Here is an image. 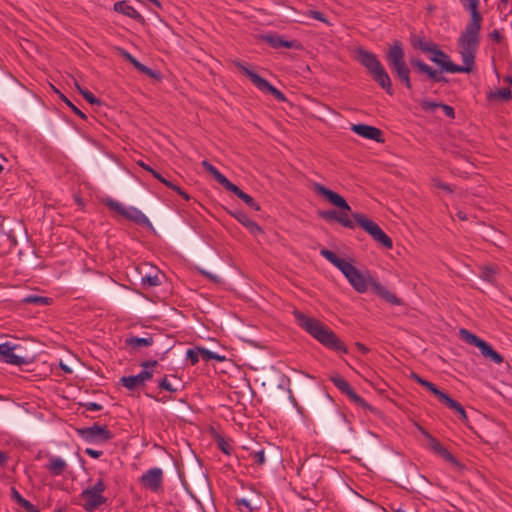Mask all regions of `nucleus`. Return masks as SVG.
<instances>
[{
  "label": "nucleus",
  "instance_id": "nucleus-7",
  "mask_svg": "<svg viewBox=\"0 0 512 512\" xmlns=\"http://www.w3.org/2000/svg\"><path fill=\"white\" fill-rule=\"evenodd\" d=\"M479 35L480 33L478 32L465 29L458 39L459 53L465 64L463 67L469 68L466 73H470L474 69L475 57L479 46Z\"/></svg>",
  "mask_w": 512,
  "mask_h": 512
},
{
  "label": "nucleus",
  "instance_id": "nucleus-35",
  "mask_svg": "<svg viewBox=\"0 0 512 512\" xmlns=\"http://www.w3.org/2000/svg\"><path fill=\"white\" fill-rule=\"evenodd\" d=\"M488 99H501L504 101H509L512 99V92L509 88H502L497 91H490L488 94Z\"/></svg>",
  "mask_w": 512,
  "mask_h": 512
},
{
  "label": "nucleus",
  "instance_id": "nucleus-60",
  "mask_svg": "<svg viewBox=\"0 0 512 512\" xmlns=\"http://www.w3.org/2000/svg\"><path fill=\"white\" fill-rule=\"evenodd\" d=\"M490 38L497 42V43H500L502 41V36L500 34V32L498 30H493L490 34H489Z\"/></svg>",
  "mask_w": 512,
  "mask_h": 512
},
{
  "label": "nucleus",
  "instance_id": "nucleus-64",
  "mask_svg": "<svg viewBox=\"0 0 512 512\" xmlns=\"http://www.w3.org/2000/svg\"><path fill=\"white\" fill-rule=\"evenodd\" d=\"M152 175L154 178H156L158 181H160L162 184H164L166 186V183H168V179H166L165 177H163L159 172H157L156 170L155 171H152Z\"/></svg>",
  "mask_w": 512,
  "mask_h": 512
},
{
  "label": "nucleus",
  "instance_id": "nucleus-47",
  "mask_svg": "<svg viewBox=\"0 0 512 512\" xmlns=\"http://www.w3.org/2000/svg\"><path fill=\"white\" fill-rule=\"evenodd\" d=\"M250 457L253 459L254 463L258 465H263L265 463V452L263 449L251 452Z\"/></svg>",
  "mask_w": 512,
  "mask_h": 512
},
{
  "label": "nucleus",
  "instance_id": "nucleus-36",
  "mask_svg": "<svg viewBox=\"0 0 512 512\" xmlns=\"http://www.w3.org/2000/svg\"><path fill=\"white\" fill-rule=\"evenodd\" d=\"M333 265L343 273L346 279L356 269L354 265H352L351 263L347 262L342 258H339Z\"/></svg>",
  "mask_w": 512,
  "mask_h": 512
},
{
  "label": "nucleus",
  "instance_id": "nucleus-15",
  "mask_svg": "<svg viewBox=\"0 0 512 512\" xmlns=\"http://www.w3.org/2000/svg\"><path fill=\"white\" fill-rule=\"evenodd\" d=\"M163 482V471L160 468H151L140 478V483L153 492H157Z\"/></svg>",
  "mask_w": 512,
  "mask_h": 512
},
{
  "label": "nucleus",
  "instance_id": "nucleus-23",
  "mask_svg": "<svg viewBox=\"0 0 512 512\" xmlns=\"http://www.w3.org/2000/svg\"><path fill=\"white\" fill-rule=\"evenodd\" d=\"M420 106L426 112H433L436 108H441L447 117L455 118L454 108L447 104L424 100L420 103Z\"/></svg>",
  "mask_w": 512,
  "mask_h": 512
},
{
  "label": "nucleus",
  "instance_id": "nucleus-46",
  "mask_svg": "<svg viewBox=\"0 0 512 512\" xmlns=\"http://www.w3.org/2000/svg\"><path fill=\"white\" fill-rule=\"evenodd\" d=\"M60 99L65 102L75 114L80 116L82 119H86V115L81 110H79L64 94L60 93Z\"/></svg>",
  "mask_w": 512,
  "mask_h": 512
},
{
  "label": "nucleus",
  "instance_id": "nucleus-61",
  "mask_svg": "<svg viewBox=\"0 0 512 512\" xmlns=\"http://www.w3.org/2000/svg\"><path fill=\"white\" fill-rule=\"evenodd\" d=\"M311 16L319 21L327 22L324 14L320 11H311Z\"/></svg>",
  "mask_w": 512,
  "mask_h": 512
},
{
  "label": "nucleus",
  "instance_id": "nucleus-54",
  "mask_svg": "<svg viewBox=\"0 0 512 512\" xmlns=\"http://www.w3.org/2000/svg\"><path fill=\"white\" fill-rule=\"evenodd\" d=\"M121 55L127 60L129 61L134 67H135V64L139 63V61L133 57L129 52H127L126 50L124 49H121Z\"/></svg>",
  "mask_w": 512,
  "mask_h": 512
},
{
  "label": "nucleus",
  "instance_id": "nucleus-51",
  "mask_svg": "<svg viewBox=\"0 0 512 512\" xmlns=\"http://www.w3.org/2000/svg\"><path fill=\"white\" fill-rule=\"evenodd\" d=\"M159 388L169 391V392H175L177 389L173 388L172 385L167 380V376H164L158 383Z\"/></svg>",
  "mask_w": 512,
  "mask_h": 512
},
{
  "label": "nucleus",
  "instance_id": "nucleus-40",
  "mask_svg": "<svg viewBox=\"0 0 512 512\" xmlns=\"http://www.w3.org/2000/svg\"><path fill=\"white\" fill-rule=\"evenodd\" d=\"M75 86L79 93L84 97V99L90 104H100V100L97 99L92 92L89 90L82 88L77 82H75Z\"/></svg>",
  "mask_w": 512,
  "mask_h": 512
},
{
  "label": "nucleus",
  "instance_id": "nucleus-4",
  "mask_svg": "<svg viewBox=\"0 0 512 512\" xmlns=\"http://www.w3.org/2000/svg\"><path fill=\"white\" fill-rule=\"evenodd\" d=\"M355 59L367 70L372 79L389 95H393L392 81L377 55L362 47L355 51Z\"/></svg>",
  "mask_w": 512,
  "mask_h": 512
},
{
  "label": "nucleus",
  "instance_id": "nucleus-29",
  "mask_svg": "<svg viewBox=\"0 0 512 512\" xmlns=\"http://www.w3.org/2000/svg\"><path fill=\"white\" fill-rule=\"evenodd\" d=\"M67 467L66 462L59 457L50 458V463L48 465V470L54 476L62 475L65 468Z\"/></svg>",
  "mask_w": 512,
  "mask_h": 512
},
{
  "label": "nucleus",
  "instance_id": "nucleus-42",
  "mask_svg": "<svg viewBox=\"0 0 512 512\" xmlns=\"http://www.w3.org/2000/svg\"><path fill=\"white\" fill-rule=\"evenodd\" d=\"M170 409L178 414L187 415L191 406L184 400H180L178 404H173L170 406Z\"/></svg>",
  "mask_w": 512,
  "mask_h": 512
},
{
  "label": "nucleus",
  "instance_id": "nucleus-62",
  "mask_svg": "<svg viewBox=\"0 0 512 512\" xmlns=\"http://www.w3.org/2000/svg\"><path fill=\"white\" fill-rule=\"evenodd\" d=\"M147 72H145L144 74L149 76L150 78H153V79H160L161 76H160V73L155 71V70H152L148 67V69L146 70Z\"/></svg>",
  "mask_w": 512,
  "mask_h": 512
},
{
  "label": "nucleus",
  "instance_id": "nucleus-28",
  "mask_svg": "<svg viewBox=\"0 0 512 512\" xmlns=\"http://www.w3.org/2000/svg\"><path fill=\"white\" fill-rule=\"evenodd\" d=\"M153 344V338L152 337H137V336H131L129 338L125 339V345L127 347H130L131 349H137L139 347H148Z\"/></svg>",
  "mask_w": 512,
  "mask_h": 512
},
{
  "label": "nucleus",
  "instance_id": "nucleus-26",
  "mask_svg": "<svg viewBox=\"0 0 512 512\" xmlns=\"http://www.w3.org/2000/svg\"><path fill=\"white\" fill-rule=\"evenodd\" d=\"M483 357L490 359L492 362L496 364H501L504 361L502 355H500L497 351H495L492 346L483 341L482 344L478 347Z\"/></svg>",
  "mask_w": 512,
  "mask_h": 512
},
{
  "label": "nucleus",
  "instance_id": "nucleus-6",
  "mask_svg": "<svg viewBox=\"0 0 512 512\" xmlns=\"http://www.w3.org/2000/svg\"><path fill=\"white\" fill-rule=\"evenodd\" d=\"M348 282L358 293H365L369 286L373 292L393 305H402L403 301L395 294L387 290L380 282L375 280L370 274L364 275L357 268L347 278Z\"/></svg>",
  "mask_w": 512,
  "mask_h": 512
},
{
  "label": "nucleus",
  "instance_id": "nucleus-27",
  "mask_svg": "<svg viewBox=\"0 0 512 512\" xmlns=\"http://www.w3.org/2000/svg\"><path fill=\"white\" fill-rule=\"evenodd\" d=\"M466 9L470 12L471 21L467 24L465 29L480 33L482 15L478 11V6Z\"/></svg>",
  "mask_w": 512,
  "mask_h": 512
},
{
  "label": "nucleus",
  "instance_id": "nucleus-1",
  "mask_svg": "<svg viewBox=\"0 0 512 512\" xmlns=\"http://www.w3.org/2000/svg\"><path fill=\"white\" fill-rule=\"evenodd\" d=\"M312 189L315 193L324 197L328 202L340 209V211H318V216L320 218L326 221H336L345 228L349 229H353L355 224H357L383 247L387 249L392 248V239L380 228L376 222L367 218L366 215L363 213H353L352 217L354 221L349 218L348 212L351 211V207L340 194L328 189L320 183H314Z\"/></svg>",
  "mask_w": 512,
  "mask_h": 512
},
{
  "label": "nucleus",
  "instance_id": "nucleus-50",
  "mask_svg": "<svg viewBox=\"0 0 512 512\" xmlns=\"http://www.w3.org/2000/svg\"><path fill=\"white\" fill-rule=\"evenodd\" d=\"M235 503L239 507L240 506L245 507L246 510L243 511L242 509H240L241 512H253V510H254V507H252L251 503L245 498L236 499Z\"/></svg>",
  "mask_w": 512,
  "mask_h": 512
},
{
  "label": "nucleus",
  "instance_id": "nucleus-44",
  "mask_svg": "<svg viewBox=\"0 0 512 512\" xmlns=\"http://www.w3.org/2000/svg\"><path fill=\"white\" fill-rule=\"evenodd\" d=\"M425 43H426V41L421 37H415L411 40V45L413 48L419 49L420 51H422L424 53H428V52H430L431 49L429 47H424Z\"/></svg>",
  "mask_w": 512,
  "mask_h": 512
},
{
  "label": "nucleus",
  "instance_id": "nucleus-34",
  "mask_svg": "<svg viewBox=\"0 0 512 512\" xmlns=\"http://www.w3.org/2000/svg\"><path fill=\"white\" fill-rule=\"evenodd\" d=\"M436 397L438 398L440 403L444 404L449 409H451L453 411H454V409H459V402L452 399L447 393L440 390L437 393Z\"/></svg>",
  "mask_w": 512,
  "mask_h": 512
},
{
  "label": "nucleus",
  "instance_id": "nucleus-58",
  "mask_svg": "<svg viewBox=\"0 0 512 512\" xmlns=\"http://www.w3.org/2000/svg\"><path fill=\"white\" fill-rule=\"evenodd\" d=\"M464 8H472L479 5V0H462Z\"/></svg>",
  "mask_w": 512,
  "mask_h": 512
},
{
  "label": "nucleus",
  "instance_id": "nucleus-49",
  "mask_svg": "<svg viewBox=\"0 0 512 512\" xmlns=\"http://www.w3.org/2000/svg\"><path fill=\"white\" fill-rule=\"evenodd\" d=\"M186 356H187V360H189L192 365H195L199 361V356H200L199 348L188 349Z\"/></svg>",
  "mask_w": 512,
  "mask_h": 512
},
{
  "label": "nucleus",
  "instance_id": "nucleus-38",
  "mask_svg": "<svg viewBox=\"0 0 512 512\" xmlns=\"http://www.w3.org/2000/svg\"><path fill=\"white\" fill-rule=\"evenodd\" d=\"M330 380L342 393L351 386L349 382L339 374L330 376Z\"/></svg>",
  "mask_w": 512,
  "mask_h": 512
},
{
  "label": "nucleus",
  "instance_id": "nucleus-17",
  "mask_svg": "<svg viewBox=\"0 0 512 512\" xmlns=\"http://www.w3.org/2000/svg\"><path fill=\"white\" fill-rule=\"evenodd\" d=\"M19 347L18 345H13L10 342H5L0 344V357L1 360L12 365L21 366L26 364L27 361L14 353V350Z\"/></svg>",
  "mask_w": 512,
  "mask_h": 512
},
{
  "label": "nucleus",
  "instance_id": "nucleus-59",
  "mask_svg": "<svg viewBox=\"0 0 512 512\" xmlns=\"http://www.w3.org/2000/svg\"><path fill=\"white\" fill-rule=\"evenodd\" d=\"M454 411L459 414L461 420H463V421H467L468 420L466 411H465L464 407L460 403H459V409H454Z\"/></svg>",
  "mask_w": 512,
  "mask_h": 512
},
{
  "label": "nucleus",
  "instance_id": "nucleus-11",
  "mask_svg": "<svg viewBox=\"0 0 512 512\" xmlns=\"http://www.w3.org/2000/svg\"><path fill=\"white\" fill-rule=\"evenodd\" d=\"M429 53L432 54L430 60L440 67L441 72L462 73L467 72L469 69L468 67H462L453 63L450 57L439 47L435 51L430 50Z\"/></svg>",
  "mask_w": 512,
  "mask_h": 512
},
{
  "label": "nucleus",
  "instance_id": "nucleus-16",
  "mask_svg": "<svg viewBox=\"0 0 512 512\" xmlns=\"http://www.w3.org/2000/svg\"><path fill=\"white\" fill-rule=\"evenodd\" d=\"M152 370H142L139 374L133 376H123L120 378V383L128 390H134L139 386H144L145 382L152 379Z\"/></svg>",
  "mask_w": 512,
  "mask_h": 512
},
{
  "label": "nucleus",
  "instance_id": "nucleus-14",
  "mask_svg": "<svg viewBox=\"0 0 512 512\" xmlns=\"http://www.w3.org/2000/svg\"><path fill=\"white\" fill-rule=\"evenodd\" d=\"M423 434L427 438V446L430 450L454 466L461 465L456 457L452 455L435 437H433L427 431H423Z\"/></svg>",
  "mask_w": 512,
  "mask_h": 512
},
{
  "label": "nucleus",
  "instance_id": "nucleus-19",
  "mask_svg": "<svg viewBox=\"0 0 512 512\" xmlns=\"http://www.w3.org/2000/svg\"><path fill=\"white\" fill-rule=\"evenodd\" d=\"M261 39L265 43H267L269 46H271L272 48L284 47L287 49H291V48H298L300 46L299 43L295 40H292V41L285 40V39H283L282 36H280L278 34H273V33L262 35Z\"/></svg>",
  "mask_w": 512,
  "mask_h": 512
},
{
  "label": "nucleus",
  "instance_id": "nucleus-37",
  "mask_svg": "<svg viewBox=\"0 0 512 512\" xmlns=\"http://www.w3.org/2000/svg\"><path fill=\"white\" fill-rule=\"evenodd\" d=\"M497 274L496 266H485L481 268V278L487 282L493 283Z\"/></svg>",
  "mask_w": 512,
  "mask_h": 512
},
{
  "label": "nucleus",
  "instance_id": "nucleus-24",
  "mask_svg": "<svg viewBox=\"0 0 512 512\" xmlns=\"http://www.w3.org/2000/svg\"><path fill=\"white\" fill-rule=\"evenodd\" d=\"M231 215L248 228L251 233L256 234L262 232L261 227L255 221L251 220L245 212L235 211L231 212Z\"/></svg>",
  "mask_w": 512,
  "mask_h": 512
},
{
  "label": "nucleus",
  "instance_id": "nucleus-21",
  "mask_svg": "<svg viewBox=\"0 0 512 512\" xmlns=\"http://www.w3.org/2000/svg\"><path fill=\"white\" fill-rule=\"evenodd\" d=\"M343 394H345L353 403L364 410L370 411L373 415L381 417L382 413L379 409L368 404L362 397H360L350 386Z\"/></svg>",
  "mask_w": 512,
  "mask_h": 512
},
{
  "label": "nucleus",
  "instance_id": "nucleus-53",
  "mask_svg": "<svg viewBox=\"0 0 512 512\" xmlns=\"http://www.w3.org/2000/svg\"><path fill=\"white\" fill-rule=\"evenodd\" d=\"M80 405L85 407L86 410H89V411H100L103 408L102 405L95 403V402H86V403H81Z\"/></svg>",
  "mask_w": 512,
  "mask_h": 512
},
{
  "label": "nucleus",
  "instance_id": "nucleus-20",
  "mask_svg": "<svg viewBox=\"0 0 512 512\" xmlns=\"http://www.w3.org/2000/svg\"><path fill=\"white\" fill-rule=\"evenodd\" d=\"M114 10L118 13L130 17L131 19H134L140 24L145 23L144 17L133 6L129 5L127 1L116 2L114 4Z\"/></svg>",
  "mask_w": 512,
  "mask_h": 512
},
{
  "label": "nucleus",
  "instance_id": "nucleus-25",
  "mask_svg": "<svg viewBox=\"0 0 512 512\" xmlns=\"http://www.w3.org/2000/svg\"><path fill=\"white\" fill-rule=\"evenodd\" d=\"M229 192L235 194L238 198H240L248 207L255 211L260 210V205L247 193L242 191L237 185L233 184L229 189Z\"/></svg>",
  "mask_w": 512,
  "mask_h": 512
},
{
  "label": "nucleus",
  "instance_id": "nucleus-56",
  "mask_svg": "<svg viewBox=\"0 0 512 512\" xmlns=\"http://www.w3.org/2000/svg\"><path fill=\"white\" fill-rule=\"evenodd\" d=\"M200 273L202 275H204L206 278H208L210 281L214 282V283H220L221 282V279L219 276L217 275H214V274H211L205 270H200Z\"/></svg>",
  "mask_w": 512,
  "mask_h": 512
},
{
  "label": "nucleus",
  "instance_id": "nucleus-18",
  "mask_svg": "<svg viewBox=\"0 0 512 512\" xmlns=\"http://www.w3.org/2000/svg\"><path fill=\"white\" fill-rule=\"evenodd\" d=\"M351 130L363 138L374 140L377 143L384 142V139L382 137L383 133L377 127L366 124H353Z\"/></svg>",
  "mask_w": 512,
  "mask_h": 512
},
{
  "label": "nucleus",
  "instance_id": "nucleus-9",
  "mask_svg": "<svg viewBox=\"0 0 512 512\" xmlns=\"http://www.w3.org/2000/svg\"><path fill=\"white\" fill-rule=\"evenodd\" d=\"M105 489L104 481L99 479L92 487L82 491L80 497L84 501L83 507L86 511L92 512L106 503L107 499L102 495Z\"/></svg>",
  "mask_w": 512,
  "mask_h": 512
},
{
  "label": "nucleus",
  "instance_id": "nucleus-32",
  "mask_svg": "<svg viewBox=\"0 0 512 512\" xmlns=\"http://www.w3.org/2000/svg\"><path fill=\"white\" fill-rule=\"evenodd\" d=\"M411 379H413L415 382H417L418 384H420L421 386L425 387L427 390H429L432 394H434L435 396L437 395V393L440 391V389L435 385L433 384L432 382L428 381V380H425L423 379L422 377H420L417 373L415 372H412L411 373Z\"/></svg>",
  "mask_w": 512,
  "mask_h": 512
},
{
  "label": "nucleus",
  "instance_id": "nucleus-31",
  "mask_svg": "<svg viewBox=\"0 0 512 512\" xmlns=\"http://www.w3.org/2000/svg\"><path fill=\"white\" fill-rule=\"evenodd\" d=\"M101 202L109 208V210L117 213L120 216H124L126 207H124L120 202L112 199V198H103Z\"/></svg>",
  "mask_w": 512,
  "mask_h": 512
},
{
  "label": "nucleus",
  "instance_id": "nucleus-43",
  "mask_svg": "<svg viewBox=\"0 0 512 512\" xmlns=\"http://www.w3.org/2000/svg\"><path fill=\"white\" fill-rule=\"evenodd\" d=\"M217 447L225 454L230 455L232 452L231 445L220 435L217 436Z\"/></svg>",
  "mask_w": 512,
  "mask_h": 512
},
{
  "label": "nucleus",
  "instance_id": "nucleus-22",
  "mask_svg": "<svg viewBox=\"0 0 512 512\" xmlns=\"http://www.w3.org/2000/svg\"><path fill=\"white\" fill-rule=\"evenodd\" d=\"M123 217L134 222L137 225L152 228V224L149 221V219L139 209L135 207L126 208Z\"/></svg>",
  "mask_w": 512,
  "mask_h": 512
},
{
  "label": "nucleus",
  "instance_id": "nucleus-5",
  "mask_svg": "<svg viewBox=\"0 0 512 512\" xmlns=\"http://www.w3.org/2000/svg\"><path fill=\"white\" fill-rule=\"evenodd\" d=\"M386 62L395 78L407 89H412L410 68L405 60V51L400 40H393L385 53Z\"/></svg>",
  "mask_w": 512,
  "mask_h": 512
},
{
  "label": "nucleus",
  "instance_id": "nucleus-55",
  "mask_svg": "<svg viewBox=\"0 0 512 512\" xmlns=\"http://www.w3.org/2000/svg\"><path fill=\"white\" fill-rule=\"evenodd\" d=\"M11 498L17 502L18 505L22 503L25 499L21 496V494L16 490L15 487H11Z\"/></svg>",
  "mask_w": 512,
  "mask_h": 512
},
{
  "label": "nucleus",
  "instance_id": "nucleus-3",
  "mask_svg": "<svg viewBox=\"0 0 512 512\" xmlns=\"http://www.w3.org/2000/svg\"><path fill=\"white\" fill-rule=\"evenodd\" d=\"M305 406L323 425L330 424L332 416L337 413L334 400L325 391L317 392L308 386H301L297 391Z\"/></svg>",
  "mask_w": 512,
  "mask_h": 512
},
{
  "label": "nucleus",
  "instance_id": "nucleus-41",
  "mask_svg": "<svg viewBox=\"0 0 512 512\" xmlns=\"http://www.w3.org/2000/svg\"><path fill=\"white\" fill-rule=\"evenodd\" d=\"M200 356L203 360L209 361V360H216L219 362H222L225 360V356H220L219 354L212 352L206 348H199Z\"/></svg>",
  "mask_w": 512,
  "mask_h": 512
},
{
  "label": "nucleus",
  "instance_id": "nucleus-63",
  "mask_svg": "<svg viewBox=\"0 0 512 512\" xmlns=\"http://www.w3.org/2000/svg\"><path fill=\"white\" fill-rule=\"evenodd\" d=\"M509 0H500L498 4V9L503 13L506 12V15L510 13V11H507V5Z\"/></svg>",
  "mask_w": 512,
  "mask_h": 512
},
{
  "label": "nucleus",
  "instance_id": "nucleus-57",
  "mask_svg": "<svg viewBox=\"0 0 512 512\" xmlns=\"http://www.w3.org/2000/svg\"><path fill=\"white\" fill-rule=\"evenodd\" d=\"M85 453L94 459L99 458L103 454L102 451L94 450L92 448L85 449Z\"/></svg>",
  "mask_w": 512,
  "mask_h": 512
},
{
  "label": "nucleus",
  "instance_id": "nucleus-2",
  "mask_svg": "<svg viewBox=\"0 0 512 512\" xmlns=\"http://www.w3.org/2000/svg\"><path fill=\"white\" fill-rule=\"evenodd\" d=\"M293 315L297 325L325 348L338 353H348L345 343L325 323L299 310H295Z\"/></svg>",
  "mask_w": 512,
  "mask_h": 512
},
{
  "label": "nucleus",
  "instance_id": "nucleus-30",
  "mask_svg": "<svg viewBox=\"0 0 512 512\" xmlns=\"http://www.w3.org/2000/svg\"><path fill=\"white\" fill-rule=\"evenodd\" d=\"M459 336L460 338L470 344V345H473L475 347H479L482 342L484 341L483 339L479 338L477 335L473 334L472 332H470L469 330L465 329V328H461L459 330Z\"/></svg>",
  "mask_w": 512,
  "mask_h": 512
},
{
  "label": "nucleus",
  "instance_id": "nucleus-52",
  "mask_svg": "<svg viewBox=\"0 0 512 512\" xmlns=\"http://www.w3.org/2000/svg\"><path fill=\"white\" fill-rule=\"evenodd\" d=\"M22 508H24L27 512H40V510L33 505L30 501L24 499L20 504Z\"/></svg>",
  "mask_w": 512,
  "mask_h": 512
},
{
  "label": "nucleus",
  "instance_id": "nucleus-33",
  "mask_svg": "<svg viewBox=\"0 0 512 512\" xmlns=\"http://www.w3.org/2000/svg\"><path fill=\"white\" fill-rule=\"evenodd\" d=\"M51 301V298L38 295H28L22 299V303L24 304H33L37 306L49 305Z\"/></svg>",
  "mask_w": 512,
  "mask_h": 512
},
{
  "label": "nucleus",
  "instance_id": "nucleus-13",
  "mask_svg": "<svg viewBox=\"0 0 512 512\" xmlns=\"http://www.w3.org/2000/svg\"><path fill=\"white\" fill-rule=\"evenodd\" d=\"M400 481L402 482V488L406 489L409 492H422L427 491L429 485L431 484L429 480L422 474L415 473L412 476H400Z\"/></svg>",
  "mask_w": 512,
  "mask_h": 512
},
{
  "label": "nucleus",
  "instance_id": "nucleus-8",
  "mask_svg": "<svg viewBox=\"0 0 512 512\" xmlns=\"http://www.w3.org/2000/svg\"><path fill=\"white\" fill-rule=\"evenodd\" d=\"M234 65L244 73L251 82L263 93H269L275 97L278 101H286V96L273 85H271L266 79L255 73L253 70L248 68L240 61H234Z\"/></svg>",
  "mask_w": 512,
  "mask_h": 512
},
{
  "label": "nucleus",
  "instance_id": "nucleus-45",
  "mask_svg": "<svg viewBox=\"0 0 512 512\" xmlns=\"http://www.w3.org/2000/svg\"><path fill=\"white\" fill-rule=\"evenodd\" d=\"M142 283L143 284H148L149 286H159L161 284V281H160V278H159V275L156 273L154 275H146V276H143L142 277Z\"/></svg>",
  "mask_w": 512,
  "mask_h": 512
},
{
  "label": "nucleus",
  "instance_id": "nucleus-39",
  "mask_svg": "<svg viewBox=\"0 0 512 512\" xmlns=\"http://www.w3.org/2000/svg\"><path fill=\"white\" fill-rule=\"evenodd\" d=\"M211 175L227 191L233 185V183L226 176H224L222 173H220V171L217 168H215V170L213 172H211Z\"/></svg>",
  "mask_w": 512,
  "mask_h": 512
},
{
  "label": "nucleus",
  "instance_id": "nucleus-12",
  "mask_svg": "<svg viewBox=\"0 0 512 512\" xmlns=\"http://www.w3.org/2000/svg\"><path fill=\"white\" fill-rule=\"evenodd\" d=\"M409 64L417 74L426 76V78L431 80L432 82L446 83L448 81L447 78L442 75L441 71L433 69L431 66H429L428 64H426L417 57H410Z\"/></svg>",
  "mask_w": 512,
  "mask_h": 512
},
{
  "label": "nucleus",
  "instance_id": "nucleus-10",
  "mask_svg": "<svg viewBox=\"0 0 512 512\" xmlns=\"http://www.w3.org/2000/svg\"><path fill=\"white\" fill-rule=\"evenodd\" d=\"M76 432L87 442H107L113 438V434L107 425L94 424L90 427L77 428Z\"/></svg>",
  "mask_w": 512,
  "mask_h": 512
},
{
  "label": "nucleus",
  "instance_id": "nucleus-48",
  "mask_svg": "<svg viewBox=\"0 0 512 512\" xmlns=\"http://www.w3.org/2000/svg\"><path fill=\"white\" fill-rule=\"evenodd\" d=\"M320 254L332 264H334L340 258L335 252L326 248L322 249Z\"/></svg>",
  "mask_w": 512,
  "mask_h": 512
}]
</instances>
